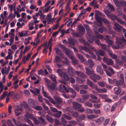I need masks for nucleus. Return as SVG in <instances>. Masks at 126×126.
Segmentation results:
<instances>
[{
    "instance_id": "nucleus-1",
    "label": "nucleus",
    "mask_w": 126,
    "mask_h": 126,
    "mask_svg": "<svg viewBox=\"0 0 126 126\" xmlns=\"http://www.w3.org/2000/svg\"><path fill=\"white\" fill-rule=\"evenodd\" d=\"M67 71L68 74L70 75L73 76L74 73H76L77 75L82 78V79H80L76 78L77 79L78 82L81 83L83 82L85 80V78H86V76L83 73L80 72L78 71H75L72 68L69 67L67 69Z\"/></svg>"
},
{
    "instance_id": "nucleus-2",
    "label": "nucleus",
    "mask_w": 126,
    "mask_h": 126,
    "mask_svg": "<svg viewBox=\"0 0 126 126\" xmlns=\"http://www.w3.org/2000/svg\"><path fill=\"white\" fill-rule=\"evenodd\" d=\"M44 79L47 83V85L48 89L49 90L53 91L55 90L56 85L55 83H51L50 85H49V84L50 83V81L46 78H44Z\"/></svg>"
},
{
    "instance_id": "nucleus-3",
    "label": "nucleus",
    "mask_w": 126,
    "mask_h": 126,
    "mask_svg": "<svg viewBox=\"0 0 126 126\" xmlns=\"http://www.w3.org/2000/svg\"><path fill=\"white\" fill-rule=\"evenodd\" d=\"M85 28L87 32V34L86 36L87 40L90 42H92L93 41L94 39L91 36L92 33L88 25L85 26Z\"/></svg>"
},
{
    "instance_id": "nucleus-4",
    "label": "nucleus",
    "mask_w": 126,
    "mask_h": 126,
    "mask_svg": "<svg viewBox=\"0 0 126 126\" xmlns=\"http://www.w3.org/2000/svg\"><path fill=\"white\" fill-rule=\"evenodd\" d=\"M123 41H125L126 42V40H125L124 37H122V38L116 37V43L117 44V46L113 45L112 47L113 48L117 49L119 48V45L121 44Z\"/></svg>"
},
{
    "instance_id": "nucleus-5",
    "label": "nucleus",
    "mask_w": 126,
    "mask_h": 126,
    "mask_svg": "<svg viewBox=\"0 0 126 126\" xmlns=\"http://www.w3.org/2000/svg\"><path fill=\"white\" fill-rule=\"evenodd\" d=\"M63 70L59 69L57 71L59 75L61 77H63L65 80H67L68 79V76L65 73L63 72Z\"/></svg>"
},
{
    "instance_id": "nucleus-6",
    "label": "nucleus",
    "mask_w": 126,
    "mask_h": 126,
    "mask_svg": "<svg viewBox=\"0 0 126 126\" xmlns=\"http://www.w3.org/2000/svg\"><path fill=\"white\" fill-rule=\"evenodd\" d=\"M63 49V51L66 53V54L68 56L70 57V58L72 60V63L73 64H75L77 63V62L76 60L74 59V57L73 56H70L68 53L69 51L66 48L64 47L63 46L62 47Z\"/></svg>"
},
{
    "instance_id": "nucleus-7",
    "label": "nucleus",
    "mask_w": 126,
    "mask_h": 126,
    "mask_svg": "<svg viewBox=\"0 0 126 126\" xmlns=\"http://www.w3.org/2000/svg\"><path fill=\"white\" fill-rule=\"evenodd\" d=\"M31 115H32L31 114L28 112L26 113V114L25 115L24 119L28 123L32 126V124H33L28 119V118H30L32 119V118H31L30 117V116H31Z\"/></svg>"
},
{
    "instance_id": "nucleus-8",
    "label": "nucleus",
    "mask_w": 126,
    "mask_h": 126,
    "mask_svg": "<svg viewBox=\"0 0 126 126\" xmlns=\"http://www.w3.org/2000/svg\"><path fill=\"white\" fill-rule=\"evenodd\" d=\"M114 29L117 32H120L122 29L121 27L116 22H114Z\"/></svg>"
},
{
    "instance_id": "nucleus-9",
    "label": "nucleus",
    "mask_w": 126,
    "mask_h": 126,
    "mask_svg": "<svg viewBox=\"0 0 126 126\" xmlns=\"http://www.w3.org/2000/svg\"><path fill=\"white\" fill-rule=\"evenodd\" d=\"M79 33L78 35H77L76 33H74L73 35L77 36H79L83 35L85 33V30L84 28L81 27L79 28Z\"/></svg>"
},
{
    "instance_id": "nucleus-10",
    "label": "nucleus",
    "mask_w": 126,
    "mask_h": 126,
    "mask_svg": "<svg viewBox=\"0 0 126 126\" xmlns=\"http://www.w3.org/2000/svg\"><path fill=\"white\" fill-rule=\"evenodd\" d=\"M28 104L31 106V107H33L35 105H37L38 104L37 102L33 99H29L28 100Z\"/></svg>"
},
{
    "instance_id": "nucleus-11",
    "label": "nucleus",
    "mask_w": 126,
    "mask_h": 126,
    "mask_svg": "<svg viewBox=\"0 0 126 126\" xmlns=\"http://www.w3.org/2000/svg\"><path fill=\"white\" fill-rule=\"evenodd\" d=\"M104 120V118L103 117H101L95 120V121L97 125H100L102 123Z\"/></svg>"
},
{
    "instance_id": "nucleus-12",
    "label": "nucleus",
    "mask_w": 126,
    "mask_h": 126,
    "mask_svg": "<svg viewBox=\"0 0 126 126\" xmlns=\"http://www.w3.org/2000/svg\"><path fill=\"white\" fill-rule=\"evenodd\" d=\"M90 78L94 82H96V80L95 79L96 78L97 80H99L100 79V77L99 76L94 73L93 76H90Z\"/></svg>"
},
{
    "instance_id": "nucleus-13",
    "label": "nucleus",
    "mask_w": 126,
    "mask_h": 126,
    "mask_svg": "<svg viewBox=\"0 0 126 126\" xmlns=\"http://www.w3.org/2000/svg\"><path fill=\"white\" fill-rule=\"evenodd\" d=\"M97 86L96 85H94V87L95 88L96 90L98 93H103L106 92L107 91V90L104 88L100 89L97 88Z\"/></svg>"
},
{
    "instance_id": "nucleus-14",
    "label": "nucleus",
    "mask_w": 126,
    "mask_h": 126,
    "mask_svg": "<svg viewBox=\"0 0 126 126\" xmlns=\"http://www.w3.org/2000/svg\"><path fill=\"white\" fill-rule=\"evenodd\" d=\"M67 89L69 90L71 93V97L72 98L74 97L76 95V92L75 91L71 88L69 86L67 87Z\"/></svg>"
},
{
    "instance_id": "nucleus-15",
    "label": "nucleus",
    "mask_w": 126,
    "mask_h": 126,
    "mask_svg": "<svg viewBox=\"0 0 126 126\" xmlns=\"http://www.w3.org/2000/svg\"><path fill=\"white\" fill-rule=\"evenodd\" d=\"M42 46H44V48L43 50V53H45L46 54L47 53V50L48 48V46L47 45V43H45L43 44L42 45Z\"/></svg>"
},
{
    "instance_id": "nucleus-16",
    "label": "nucleus",
    "mask_w": 126,
    "mask_h": 126,
    "mask_svg": "<svg viewBox=\"0 0 126 126\" xmlns=\"http://www.w3.org/2000/svg\"><path fill=\"white\" fill-rule=\"evenodd\" d=\"M38 119L39 120V122L42 124L43 125L47 124V123L45 122V120L43 119L42 117H38Z\"/></svg>"
},
{
    "instance_id": "nucleus-17",
    "label": "nucleus",
    "mask_w": 126,
    "mask_h": 126,
    "mask_svg": "<svg viewBox=\"0 0 126 126\" xmlns=\"http://www.w3.org/2000/svg\"><path fill=\"white\" fill-rule=\"evenodd\" d=\"M73 107L75 109H78L81 106V104H78L76 102H73Z\"/></svg>"
},
{
    "instance_id": "nucleus-18",
    "label": "nucleus",
    "mask_w": 126,
    "mask_h": 126,
    "mask_svg": "<svg viewBox=\"0 0 126 126\" xmlns=\"http://www.w3.org/2000/svg\"><path fill=\"white\" fill-rule=\"evenodd\" d=\"M19 111H23L22 108L21 107L20 108H19L18 107L17 109H15V113L17 116H18L21 113L20 112H19Z\"/></svg>"
},
{
    "instance_id": "nucleus-19",
    "label": "nucleus",
    "mask_w": 126,
    "mask_h": 126,
    "mask_svg": "<svg viewBox=\"0 0 126 126\" xmlns=\"http://www.w3.org/2000/svg\"><path fill=\"white\" fill-rule=\"evenodd\" d=\"M83 49L90 54L92 57L94 58H95L96 56L95 55L90 51L89 49L86 47H85Z\"/></svg>"
},
{
    "instance_id": "nucleus-20",
    "label": "nucleus",
    "mask_w": 126,
    "mask_h": 126,
    "mask_svg": "<svg viewBox=\"0 0 126 126\" xmlns=\"http://www.w3.org/2000/svg\"><path fill=\"white\" fill-rule=\"evenodd\" d=\"M85 68L86 73L87 74L89 75L90 77V76H93L94 74L93 71V70L91 71L90 70L88 69L86 67H85Z\"/></svg>"
},
{
    "instance_id": "nucleus-21",
    "label": "nucleus",
    "mask_w": 126,
    "mask_h": 126,
    "mask_svg": "<svg viewBox=\"0 0 126 126\" xmlns=\"http://www.w3.org/2000/svg\"><path fill=\"white\" fill-rule=\"evenodd\" d=\"M51 18H52L51 14L49 13L47 15L46 19L47 20L48 22L49 23L51 22Z\"/></svg>"
},
{
    "instance_id": "nucleus-22",
    "label": "nucleus",
    "mask_w": 126,
    "mask_h": 126,
    "mask_svg": "<svg viewBox=\"0 0 126 126\" xmlns=\"http://www.w3.org/2000/svg\"><path fill=\"white\" fill-rule=\"evenodd\" d=\"M96 71L99 72L100 74H103V71L101 67L99 66H98L96 68Z\"/></svg>"
},
{
    "instance_id": "nucleus-23",
    "label": "nucleus",
    "mask_w": 126,
    "mask_h": 126,
    "mask_svg": "<svg viewBox=\"0 0 126 126\" xmlns=\"http://www.w3.org/2000/svg\"><path fill=\"white\" fill-rule=\"evenodd\" d=\"M98 117V115H95L94 114L88 115H87V118L89 119H92L97 118Z\"/></svg>"
},
{
    "instance_id": "nucleus-24",
    "label": "nucleus",
    "mask_w": 126,
    "mask_h": 126,
    "mask_svg": "<svg viewBox=\"0 0 126 126\" xmlns=\"http://www.w3.org/2000/svg\"><path fill=\"white\" fill-rule=\"evenodd\" d=\"M108 54L110 57L111 58L115 59H117V56L116 55L113 54L111 51H109L108 52Z\"/></svg>"
},
{
    "instance_id": "nucleus-25",
    "label": "nucleus",
    "mask_w": 126,
    "mask_h": 126,
    "mask_svg": "<svg viewBox=\"0 0 126 126\" xmlns=\"http://www.w3.org/2000/svg\"><path fill=\"white\" fill-rule=\"evenodd\" d=\"M101 47L102 49L106 50L108 51L109 50V47L108 46H107L105 44H101Z\"/></svg>"
},
{
    "instance_id": "nucleus-26",
    "label": "nucleus",
    "mask_w": 126,
    "mask_h": 126,
    "mask_svg": "<svg viewBox=\"0 0 126 126\" xmlns=\"http://www.w3.org/2000/svg\"><path fill=\"white\" fill-rule=\"evenodd\" d=\"M50 77L51 79L52 80L53 82H54V83H55L56 85L57 83V82L56 81V77L53 74H52L50 76Z\"/></svg>"
},
{
    "instance_id": "nucleus-27",
    "label": "nucleus",
    "mask_w": 126,
    "mask_h": 126,
    "mask_svg": "<svg viewBox=\"0 0 126 126\" xmlns=\"http://www.w3.org/2000/svg\"><path fill=\"white\" fill-rule=\"evenodd\" d=\"M31 118H32V119L33 120L34 123L36 125H38L39 124V123L37 119L32 115H31L30 116Z\"/></svg>"
},
{
    "instance_id": "nucleus-28",
    "label": "nucleus",
    "mask_w": 126,
    "mask_h": 126,
    "mask_svg": "<svg viewBox=\"0 0 126 126\" xmlns=\"http://www.w3.org/2000/svg\"><path fill=\"white\" fill-rule=\"evenodd\" d=\"M88 64L91 67H93L94 65V64L93 61L91 59H89L88 61Z\"/></svg>"
},
{
    "instance_id": "nucleus-29",
    "label": "nucleus",
    "mask_w": 126,
    "mask_h": 126,
    "mask_svg": "<svg viewBox=\"0 0 126 126\" xmlns=\"http://www.w3.org/2000/svg\"><path fill=\"white\" fill-rule=\"evenodd\" d=\"M59 90L61 92H64V90H66V88L64 85L61 84L59 87Z\"/></svg>"
},
{
    "instance_id": "nucleus-30",
    "label": "nucleus",
    "mask_w": 126,
    "mask_h": 126,
    "mask_svg": "<svg viewBox=\"0 0 126 126\" xmlns=\"http://www.w3.org/2000/svg\"><path fill=\"white\" fill-rule=\"evenodd\" d=\"M114 91L115 93L116 94H120L121 91L120 89L118 87H115L114 88Z\"/></svg>"
},
{
    "instance_id": "nucleus-31",
    "label": "nucleus",
    "mask_w": 126,
    "mask_h": 126,
    "mask_svg": "<svg viewBox=\"0 0 126 126\" xmlns=\"http://www.w3.org/2000/svg\"><path fill=\"white\" fill-rule=\"evenodd\" d=\"M96 54H99L102 56H104L105 54V52L104 51H102L100 50H99L96 52Z\"/></svg>"
},
{
    "instance_id": "nucleus-32",
    "label": "nucleus",
    "mask_w": 126,
    "mask_h": 126,
    "mask_svg": "<svg viewBox=\"0 0 126 126\" xmlns=\"http://www.w3.org/2000/svg\"><path fill=\"white\" fill-rule=\"evenodd\" d=\"M121 79L119 81H116V84L117 85H121L124 83V79Z\"/></svg>"
},
{
    "instance_id": "nucleus-33",
    "label": "nucleus",
    "mask_w": 126,
    "mask_h": 126,
    "mask_svg": "<svg viewBox=\"0 0 126 126\" xmlns=\"http://www.w3.org/2000/svg\"><path fill=\"white\" fill-rule=\"evenodd\" d=\"M8 55L5 58V60H7L8 59H9L10 60H12L13 58V57L12 55L9 52H8Z\"/></svg>"
},
{
    "instance_id": "nucleus-34",
    "label": "nucleus",
    "mask_w": 126,
    "mask_h": 126,
    "mask_svg": "<svg viewBox=\"0 0 126 126\" xmlns=\"http://www.w3.org/2000/svg\"><path fill=\"white\" fill-rule=\"evenodd\" d=\"M6 69L7 68L6 66L2 69L1 70L2 74L4 75L5 74H8V72H7Z\"/></svg>"
},
{
    "instance_id": "nucleus-35",
    "label": "nucleus",
    "mask_w": 126,
    "mask_h": 126,
    "mask_svg": "<svg viewBox=\"0 0 126 126\" xmlns=\"http://www.w3.org/2000/svg\"><path fill=\"white\" fill-rule=\"evenodd\" d=\"M87 84L90 86L92 87L93 88H95L94 87V85H94L93 83L88 79H87Z\"/></svg>"
},
{
    "instance_id": "nucleus-36",
    "label": "nucleus",
    "mask_w": 126,
    "mask_h": 126,
    "mask_svg": "<svg viewBox=\"0 0 126 126\" xmlns=\"http://www.w3.org/2000/svg\"><path fill=\"white\" fill-rule=\"evenodd\" d=\"M107 15L108 17L110 18L112 20H114L116 18V16L112 14H107Z\"/></svg>"
},
{
    "instance_id": "nucleus-37",
    "label": "nucleus",
    "mask_w": 126,
    "mask_h": 126,
    "mask_svg": "<svg viewBox=\"0 0 126 126\" xmlns=\"http://www.w3.org/2000/svg\"><path fill=\"white\" fill-rule=\"evenodd\" d=\"M54 98L57 103L60 104L62 102V99L60 98L57 96L55 97Z\"/></svg>"
},
{
    "instance_id": "nucleus-38",
    "label": "nucleus",
    "mask_w": 126,
    "mask_h": 126,
    "mask_svg": "<svg viewBox=\"0 0 126 126\" xmlns=\"http://www.w3.org/2000/svg\"><path fill=\"white\" fill-rule=\"evenodd\" d=\"M43 87H42V90L43 91L42 93L43 94V95L45 97L47 98H50V96H49L46 93V92L44 91V89Z\"/></svg>"
},
{
    "instance_id": "nucleus-39",
    "label": "nucleus",
    "mask_w": 126,
    "mask_h": 126,
    "mask_svg": "<svg viewBox=\"0 0 126 126\" xmlns=\"http://www.w3.org/2000/svg\"><path fill=\"white\" fill-rule=\"evenodd\" d=\"M108 79L109 83L110 84H113L114 83H116V81H117V80L114 79L112 80L109 78H108Z\"/></svg>"
},
{
    "instance_id": "nucleus-40",
    "label": "nucleus",
    "mask_w": 126,
    "mask_h": 126,
    "mask_svg": "<svg viewBox=\"0 0 126 126\" xmlns=\"http://www.w3.org/2000/svg\"><path fill=\"white\" fill-rule=\"evenodd\" d=\"M70 4V3L69 2H68L66 6V11H68V12H69L70 10V8L69 7Z\"/></svg>"
},
{
    "instance_id": "nucleus-41",
    "label": "nucleus",
    "mask_w": 126,
    "mask_h": 126,
    "mask_svg": "<svg viewBox=\"0 0 126 126\" xmlns=\"http://www.w3.org/2000/svg\"><path fill=\"white\" fill-rule=\"evenodd\" d=\"M85 112L86 113L89 114H92L93 113V111L92 110L88 108L86 109L85 110Z\"/></svg>"
},
{
    "instance_id": "nucleus-42",
    "label": "nucleus",
    "mask_w": 126,
    "mask_h": 126,
    "mask_svg": "<svg viewBox=\"0 0 126 126\" xmlns=\"http://www.w3.org/2000/svg\"><path fill=\"white\" fill-rule=\"evenodd\" d=\"M32 39V38L31 37H28L27 38H26L25 39V40L27 41V42H25L24 43L25 44L27 45L28 44H29L30 43V42L29 41V40H30L31 39Z\"/></svg>"
},
{
    "instance_id": "nucleus-43",
    "label": "nucleus",
    "mask_w": 126,
    "mask_h": 126,
    "mask_svg": "<svg viewBox=\"0 0 126 126\" xmlns=\"http://www.w3.org/2000/svg\"><path fill=\"white\" fill-rule=\"evenodd\" d=\"M32 18L33 19V21L34 23H37L39 22V21L37 20V17L36 16H34V15H33L32 16Z\"/></svg>"
},
{
    "instance_id": "nucleus-44",
    "label": "nucleus",
    "mask_w": 126,
    "mask_h": 126,
    "mask_svg": "<svg viewBox=\"0 0 126 126\" xmlns=\"http://www.w3.org/2000/svg\"><path fill=\"white\" fill-rule=\"evenodd\" d=\"M95 33L96 34V37L98 38L101 39H103V36L97 32L94 31Z\"/></svg>"
},
{
    "instance_id": "nucleus-45",
    "label": "nucleus",
    "mask_w": 126,
    "mask_h": 126,
    "mask_svg": "<svg viewBox=\"0 0 126 126\" xmlns=\"http://www.w3.org/2000/svg\"><path fill=\"white\" fill-rule=\"evenodd\" d=\"M113 2L118 7L120 6V3L117 0H114Z\"/></svg>"
},
{
    "instance_id": "nucleus-46",
    "label": "nucleus",
    "mask_w": 126,
    "mask_h": 126,
    "mask_svg": "<svg viewBox=\"0 0 126 126\" xmlns=\"http://www.w3.org/2000/svg\"><path fill=\"white\" fill-rule=\"evenodd\" d=\"M77 57L79 58L80 61L82 62L84 61V59L81 55L78 54L77 55Z\"/></svg>"
},
{
    "instance_id": "nucleus-47",
    "label": "nucleus",
    "mask_w": 126,
    "mask_h": 126,
    "mask_svg": "<svg viewBox=\"0 0 126 126\" xmlns=\"http://www.w3.org/2000/svg\"><path fill=\"white\" fill-rule=\"evenodd\" d=\"M46 117L47 120L48 121L51 122L53 121V119L51 117L47 115H46Z\"/></svg>"
},
{
    "instance_id": "nucleus-48",
    "label": "nucleus",
    "mask_w": 126,
    "mask_h": 126,
    "mask_svg": "<svg viewBox=\"0 0 126 126\" xmlns=\"http://www.w3.org/2000/svg\"><path fill=\"white\" fill-rule=\"evenodd\" d=\"M113 63V62L112 60L110 59L109 60H108V61L107 63V64L109 65H112Z\"/></svg>"
},
{
    "instance_id": "nucleus-49",
    "label": "nucleus",
    "mask_w": 126,
    "mask_h": 126,
    "mask_svg": "<svg viewBox=\"0 0 126 126\" xmlns=\"http://www.w3.org/2000/svg\"><path fill=\"white\" fill-rule=\"evenodd\" d=\"M7 93V92L5 91L3 92V94L1 96H0V100L2 99L6 96Z\"/></svg>"
},
{
    "instance_id": "nucleus-50",
    "label": "nucleus",
    "mask_w": 126,
    "mask_h": 126,
    "mask_svg": "<svg viewBox=\"0 0 126 126\" xmlns=\"http://www.w3.org/2000/svg\"><path fill=\"white\" fill-rule=\"evenodd\" d=\"M63 117L65 118L68 120H70L71 119V117L65 114H64L63 115Z\"/></svg>"
},
{
    "instance_id": "nucleus-51",
    "label": "nucleus",
    "mask_w": 126,
    "mask_h": 126,
    "mask_svg": "<svg viewBox=\"0 0 126 126\" xmlns=\"http://www.w3.org/2000/svg\"><path fill=\"white\" fill-rule=\"evenodd\" d=\"M59 113H56L54 114L55 117L59 118L60 116V115L62 114V111H58L57 112Z\"/></svg>"
},
{
    "instance_id": "nucleus-52",
    "label": "nucleus",
    "mask_w": 126,
    "mask_h": 126,
    "mask_svg": "<svg viewBox=\"0 0 126 126\" xmlns=\"http://www.w3.org/2000/svg\"><path fill=\"white\" fill-rule=\"evenodd\" d=\"M66 80H68L69 81L72 83H74L75 82V80L73 78H71L69 79V78L68 77V79Z\"/></svg>"
},
{
    "instance_id": "nucleus-53",
    "label": "nucleus",
    "mask_w": 126,
    "mask_h": 126,
    "mask_svg": "<svg viewBox=\"0 0 126 126\" xmlns=\"http://www.w3.org/2000/svg\"><path fill=\"white\" fill-rule=\"evenodd\" d=\"M39 41H37L36 42H32L31 43V44L33 46L36 47L39 43Z\"/></svg>"
},
{
    "instance_id": "nucleus-54",
    "label": "nucleus",
    "mask_w": 126,
    "mask_h": 126,
    "mask_svg": "<svg viewBox=\"0 0 126 126\" xmlns=\"http://www.w3.org/2000/svg\"><path fill=\"white\" fill-rule=\"evenodd\" d=\"M117 75L118 77L121 79H124L123 74L120 72H118L117 73Z\"/></svg>"
},
{
    "instance_id": "nucleus-55",
    "label": "nucleus",
    "mask_w": 126,
    "mask_h": 126,
    "mask_svg": "<svg viewBox=\"0 0 126 126\" xmlns=\"http://www.w3.org/2000/svg\"><path fill=\"white\" fill-rule=\"evenodd\" d=\"M3 89V86L2 82L0 81V94Z\"/></svg>"
},
{
    "instance_id": "nucleus-56",
    "label": "nucleus",
    "mask_w": 126,
    "mask_h": 126,
    "mask_svg": "<svg viewBox=\"0 0 126 126\" xmlns=\"http://www.w3.org/2000/svg\"><path fill=\"white\" fill-rule=\"evenodd\" d=\"M77 100L78 102L80 103H84L85 101V99L84 98L78 99H77Z\"/></svg>"
},
{
    "instance_id": "nucleus-57",
    "label": "nucleus",
    "mask_w": 126,
    "mask_h": 126,
    "mask_svg": "<svg viewBox=\"0 0 126 126\" xmlns=\"http://www.w3.org/2000/svg\"><path fill=\"white\" fill-rule=\"evenodd\" d=\"M24 36H27L28 35V31H22Z\"/></svg>"
},
{
    "instance_id": "nucleus-58",
    "label": "nucleus",
    "mask_w": 126,
    "mask_h": 126,
    "mask_svg": "<svg viewBox=\"0 0 126 126\" xmlns=\"http://www.w3.org/2000/svg\"><path fill=\"white\" fill-rule=\"evenodd\" d=\"M109 109L110 106L109 105H106L105 106L104 110L105 111H109Z\"/></svg>"
},
{
    "instance_id": "nucleus-59",
    "label": "nucleus",
    "mask_w": 126,
    "mask_h": 126,
    "mask_svg": "<svg viewBox=\"0 0 126 126\" xmlns=\"http://www.w3.org/2000/svg\"><path fill=\"white\" fill-rule=\"evenodd\" d=\"M50 6H48L45 9L44 11H43V13H47L48 12L49 10V9L50 8Z\"/></svg>"
},
{
    "instance_id": "nucleus-60",
    "label": "nucleus",
    "mask_w": 126,
    "mask_h": 126,
    "mask_svg": "<svg viewBox=\"0 0 126 126\" xmlns=\"http://www.w3.org/2000/svg\"><path fill=\"white\" fill-rule=\"evenodd\" d=\"M59 25V23H57L56 25H54L52 27V30H55L57 29L58 26Z\"/></svg>"
},
{
    "instance_id": "nucleus-61",
    "label": "nucleus",
    "mask_w": 126,
    "mask_h": 126,
    "mask_svg": "<svg viewBox=\"0 0 126 126\" xmlns=\"http://www.w3.org/2000/svg\"><path fill=\"white\" fill-rule=\"evenodd\" d=\"M98 95L100 97H101L102 98H106L107 97V95L106 94H98Z\"/></svg>"
},
{
    "instance_id": "nucleus-62",
    "label": "nucleus",
    "mask_w": 126,
    "mask_h": 126,
    "mask_svg": "<svg viewBox=\"0 0 126 126\" xmlns=\"http://www.w3.org/2000/svg\"><path fill=\"white\" fill-rule=\"evenodd\" d=\"M12 120L16 126H21V125L19 123H17L16 122L15 119L14 118L12 119Z\"/></svg>"
},
{
    "instance_id": "nucleus-63",
    "label": "nucleus",
    "mask_w": 126,
    "mask_h": 126,
    "mask_svg": "<svg viewBox=\"0 0 126 126\" xmlns=\"http://www.w3.org/2000/svg\"><path fill=\"white\" fill-rule=\"evenodd\" d=\"M24 93L26 96L29 95H30V93L29 91L27 90H24Z\"/></svg>"
},
{
    "instance_id": "nucleus-64",
    "label": "nucleus",
    "mask_w": 126,
    "mask_h": 126,
    "mask_svg": "<svg viewBox=\"0 0 126 126\" xmlns=\"http://www.w3.org/2000/svg\"><path fill=\"white\" fill-rule=\"evenodd\" d=\"M63 118V117L61 119V122L63 125H65L66 124V121Z\"/></svg>"
}]
</instances>
